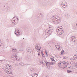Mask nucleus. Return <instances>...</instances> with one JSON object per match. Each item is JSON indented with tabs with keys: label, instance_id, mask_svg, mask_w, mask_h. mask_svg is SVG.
<instances>
[{
	"label": "nucleus",
	"instance_id": "nucleus-1",
	"mask_svg": "<svg viewBox=\"0 0 77 77\" xmlns=\"http://www.w3.org/2000/svg\"><path fill=\"white\" fill-rule=\"evenodd\" d=\"M52 20L53 23L54 24H59V23H60L61 21L60 18L58 17L56 18V16H54L52 18Z\"/></svg>",
	"mask_w": 77,
	"mask_h": 77
},
{
	"label": "nucleus",
	"instance_id": "nucleus-2",
	"mask_svg": "<svg viewBox=\"0 0 77 77\" xmlns=\"http://www.w3.org/2000/svg\"><path fill=\"white\" fill-rule=\"evenodd\" d=\"M48 28V29H46L45 30V35L50 36L52 33H53V28L49 26Z\"/></svg>",
	"mask_w": 77,
	"mask_h": 77
},
{
	"label": "nucleus",
	"instance_id": "nucleus-3",
	"mask_svg": "<svg viewBox=\"0 0 77 77\" xmlns=\"http://www.w3.org/2000/svg\"><path fill=\"white\" fill-rule=\"evenodd\" d=\"M62 29H60V30L59 31H58V34L60 35H61L62 37H64V34H63V30Z\"/></svg>",
	"mask_w": 77,
	"mask_h": 77
},
{
	"label": "nucleus",
	"instance_id": "nucleus-4",
	"mask_svg": "<svg viewBox=\"0 0 77 77\" xmlns=\"http://www.w3.org/2000/svg\"><path fill=\"white\" fill-rule=\"evenodd\" d=\"M15 17H16V16H15V17H14L13 18L12 20V24H15H15H17V23H16L15 22L16 21L18 22V18H17V17H16V18L17 20H16V19H15V20H14V18H15ZM13 21H14V22L12 21H13Z\"/></svg>",
	"mask_w": 77,
	"mask_h": 77
},
{
	"label": "nucleus",
	"instance_id": "nucleus-5",
	"mask_svg": "<svg viewBox=\"0 0 77 77\" xmlns=\"http://www.w3.org/2000/svg\"><path fill=\"white\" fill-rule=\"evenodd\" d=\"M61 5L63 8H65L67 6V4L65 2H63L61 4Z\"/></svg>",
	"mask_w": 77,
	"mask_h": 77
},
{
	"label": "nucleus",
	"instance_id": "nucleus-6",
	"mask_svg": "<svg viewBox=\"0 0 77 77\" xmlns=\"http://www.w3.org/2000/svg\"><path fill=\"white\" fill-rule=\"evenodd\" d=\"M11 59L13 60H15V61H18L19 60V59L17 57L15 56L12 57Z\"/></svg>",
	"mask_w": 77,
	"mask_h": 77
},
{
	"label": "nucleus",
	"instance_id": "nucleus-7",
	"mask_svg": "<svg viewBox=\"0 0 77 77\" xmlns=\"http://www.w3.org/2000/svg\"><path fill=\"white\" fill-rule=\"evenodd\" d=\"M16 34V35L19 36L20 35V31L18 30H16L14 32Z\"/></svg>",
	"mask_w": 77,
	"mask_h": 77
},
{
	"label": "nucleus",
	"instance_id": "nucleus-8",
	"mask_svg": "<svg viewBox=\"0 0 77 77\" xmlns=\"http://www.w3.org/2000/svg\"><path fill=\"white\" fill-rule=\"evenodd\" d=\"M65 65V67H67V68H70V67H69V62H66L65 63V64L64 65Z\"/></svg>",
	"mask_w": 77,
	"mask_h": 77
},
{
	"label": "nucleus",
	"instance_id": "nucleus-9",
	"mask_svg": "<svg viewBox=\"0 0 77 77\" xmlns=\"http://www.w3.org/2000/svg\"><path fill=\"white\" fill-rule=\"evenodd\" d=\"M26 50L27 51V52L28 53H32V50L30 48H28L26 49Z\"/></svg>",
	"mask_w": 77,
	"mask_h": 77
},
{
	"label": "nucleus",
	"instance_id": "nucleus-10",
	"mask_svg": "<svg viewBox=\"0 0 77 77\" xmlns=\"http://www.w3.org/2000/svg\"><path fill=\"white\" fill-rule=\"evenodd\" d=\"M3 69H4V71H5V72H6V73H8V72L9 71V68H3Z\"/></svg>",
	"mask_w": 77,
	"mask_h": 77
},
{
	"label": "nucleus",
	"instance_id": "nucleus-11",
	"mask_svg": "<svg viewBox=\"0 0 77 77\" xmlns=\"http://www.w3.org/2000/svg\"><path fill=\"white\" fill-rule=\"evenodd\" d=\"M41 63H42V64H43V65H45V63H46V62H45V60H43L42 61L40 62Z\"/></svg>",
	"mask_w": 77,
	"mask_h": 77
},
{
	"label": "nucleus",
	"instance_id": "nucleus-12",
	"mask_svg": "<svg viewBox=\"0 0 77 77\" xmlns=\"http://www.w3.org/2000/svg\"><path fill=\"white\" fill-rule=\"evenodd\" d=\"M70 39L71 41H73V42H75L76 41H77V39L76 38V37H75L74 38H72V39Z\"/></svg>",
	"mask_w": 77,
	"mask_h": 77
},
{
	"label": "nucleus",
	"instance_id": "nucleus-13",
	"mask_svg": "<svg viewBox=\"0 0 77 77\" xmlns=\"http://www.w3.org/2000/svg\"><path fill=\"white\" fill-rule=\"evenodd\" d=\"M32 76L33 77H38V74H32Z\"/></svg>",
	"mask_w": 77,
	"mask_h": 77
},
{
	"label": "nucleus",
	"instance_id": "nucleus-14",
	"mask_svg": "<svg viewBox=\"0 0 77 77\" xmlns=\"http://www.w3.org/2000/svg\"><path fill=\"white\" fill-rule=\"evenodd\" d=\"M55 47L56 48H58L59 50H60V49H61V48H60V46L59 45H55Z\"/></svg>",
	"mask_w": 77,
	"mask_h": 77
},
{
	"label": "nucleus",
	"instance_id": "nucleus-15",
	"mask_svg": "<svg viewBox=\"0 0 77 77\" xmlns=\"http://www.w3.org/2000/svg\"><path fill=\"white\" fill-rule=\"evenodd\" d=\"M12 51L14 52H16L17 51V49L16 48H13L12 49Z\"/></svg>",
	"mask_w": 77,
	"mask_h": 77
},
{
	"label": "nucleus",
	"instance_id": "nucleus-16",
	"mask_svg": "<svg viewBox=\"0 0 77 77\" xmlns=\"http://www.w3.org/2000/svg\"><path fill=\"white\" fill-rule=\"evenodd\" d=\"M39 46V45H38V44H36V46H35V48L37 49L38 48V47Z\"/></svg>",
	"mask_w": 77,
	"mask_h": 77
},
{
	"label": "nucleus",
	"instance_id": "nucleus-17",
	"mask_svg": "<svg viewBox=\"0 0 77 77\" xmlns=\"http://www.w3.org/2000/svg\"><path fill=\"white\" fill-rule=\"evenodd\" d=\"M43 16H42V14L41 13H40V15L38 16V17H40V18H42Z\"/></svg>",
	"mask_w": 77,
	"mask_h": 77
},
{
	"label": "nucleus",
	"instance_id": "nucleus-18",
	"mask_svg": "<svg viewBox=\"0 0 77 77\" xmlns=\"http://www.w3.org/2000/svg\"><path fill=\"white\" fill-rule=\"evenodd\" d=\"M67 72L69 73H71V72H72V71H71L69 70H67Z\"/></svg>",
	"mask_w": 77,
	"mask_h": 77
},
{
	"label": "nucleus",
	"instance_id": "nucleus-19",
	"mask_svg": "<svg viewBox=\"0 0 77 77\" xmlns=\"http://www.w3.org/2000/svg\"><path fill=\"white\" fill-rule=\"evenodd\" d=\"M7 74H12V71L9 70Z\"/></svg>",
	"mask_w": 77,
	"mask_h": 77
},
{
	"label": "nucleus",
	"instance_id": "nucleus-20",
	"mask_svg": "<svg viewBox=\"0 0 77 77\" xmlns=\"http://www.w3.org/2000/svg\"><path fill=\"white\" fill-rule=\"evenodd\" d=\"M6 66H7L8 68H9V69H11V68H12V67L8 65Z\"/></svg>",
	"mask_w": 77,
	"mask_h": 77
},
{
	"label": "nucleus",
	"instance_id": "nucleus-21",
	"mask_svg": "<svg viewBox=\"0 0 77 77\" xmlns=\"http://www.w3.org/2000/svg\"><path fill=\"white\" fill-rule=\"evenodd\" d=\"M53 62V63L52 62H50V65H55V63H54V62Z\"/></svg>",
	"mask_w": 77,
	"mask_h": 77
},
{
	"label": "nucleus",
	"instance_id": "nucleus-22",
	"mask_svg": "<svg viewBox=\"0 0 77 77\" xmlns=\"http://www.w3.org/2000/svg\"><path fill=\"white\" fill-rule=\"evenodd\" d=\"M20 65H21L22 66H24V64L23 63L21 62L20 63Z\"/></svg>",
	"mask_w": 77,
	"mask_h": 77
},
{
	"label": "nucleus",
	"instance_id": "nucleus-23",
	"mask_svg": "<svg viewBox=\"0 0 77 77\" xmlns=\"http://www.w3.org/2000/svg\"><path fill=\"white\" fill-rule=\"evenodd\" d=\"M74 59H77V55H75L74 56Z\"/></svg>",
	"mask_w": 77,
	"mask_h": 77
},
{
	"label": "nucleus",
	"instance_id": "nucleus-24",
	"mask_svg": "<svg viewBox=\"0 0 77 77\" xmlns=\"http://www.w3.org/2000/svg\"><path fill=\"white\" fill-rule=\"evenodd\" d=\"M75 38V37L74 36H72L71 37V39H74V38Z\"/></svg>",
	"mask_w": 77,
	"mask_h": 77
},
{
	"label": "nucleus",
	"instance_id": "nucleus-25",
	"mask_svg": "<svg viewBox=\"0 0 77 77\" xmlns=\"http://www.w3.org/2000/svg\"><path fill=\"white\" fill-rule=\"evenodd\" d=\"M74 66H75V68H77V64L76 63H75Z\"/></svg>",
	"mask_w": 77,
	"mask_h": 77
},
{
	"label": "nucleus",
	"instance_id": "nucleus-26",
	"mask_svg": "<svg viewBox=\"0 0 77 77\" xmlns=\"http://www.w3.org/2000/svg\"><path fill=\"white\" fill-rule=\"evenodd\" d=\"M19 51H23V49H22V48H20L19 49Z\"/></svg>",
	"mask_w": 77,
	"mask_h": 77
},
{
	"label": "nucleus",
	"instance_id": "nucleus-27",
	"mask_svg": "<svg viewBox=\"0 0 77 77\" xmlns=\"http://www.w3.org/2000/svg\"><path fill=\"white\" fill-rule=\"evenodd\" d=\"M37 50H37V51L38 52V51H40V49L39 48H37Z\"/></svg>",
	"mask_w": 77,
	"mask_h": 77
},
{
	"label": "nucleus",
	"instance_id": "nucleus-28",
	"mask_svg": "<svg viewBox=\"0 0 77 77\" xmlns=\"http://www.w3.org/2000/svg\"><path fill=\"white\" fill-rule=\"evenodd\" d=\"M62 63H63V64H64V65L65 64V63H66V62H65V61H63Z\"/></svg>",
	"mask_w": 77,
	"mask_h": 77
},
{
	"label": "nucleus",
	"instance_id": "nucleus-29",
	"mask_svg": "<svg viewBox=\"0 0 77 77\" xmlns=\"http://www.w3.org/2000/svg\"><path fill=\"white\" fill-rule=\"evenodd\" d=\"M30 71H31L32 72H33V68L31 69H30Z\"/></svg>",
	"mask_w": 77,
	"mask_h": 77
},
{
	"label": "nucleus",
	"instance_id": "nucleus-30",
	"mask_svg": "<svg viewBox=\"0 0 77 77\" xmlns=\"http://www.w3.org/2000/svg\"><path fill=\"white\" fill-rule=\"evenodd\" d=\"M38 48L40 49V50H41V49L42 48L41 46H38Z\"/></svg>",
	"mask_w": 77,
	"mask_h": 77
},
{
	"label": "nucleus",
	"instance_id": "nucleus-31",
	"mask_svg": "<svg viewBox=\"0 0 77 77\" xmlns=\"http://www.w3.org/2000/svg\"><path fill=\"white\" fill-rule=\"evenodd\" d=\"M63 52H64V51L63 50V51H61V54H63Z\"/></svg>",
	"mask_w": 77,
	"mask_h": 77
},
{
	"label": "nucleus",
	"instance_id": "nucleus-32",
	"mask_svg": "<svg viewBox=\"0 0 77 77\" xmlns=\"http://www.w3.org/2000/svg\"><path fill=\"white\" fill-rule=\"evenodd\" d=\"M51 60H52V61H55L54 60L53 58H51Z\"/></svg>",
	"mask_w": 77,
	"mask_h": 77
},
{
	"label": "nucleus",
	"instance_id": "nucleus-33",
	"mask_svg": "<svg viewBox=\"0 0 77 77\" xmlns=\"http://www.w3.org/2000/svg\"><path fill=\"white\" fill-rule=\"evenodd\" d=\"M40 52H39V53H38V55L39 56H40Z\"/></svg>",
	"mask_w": 77,
	"mask_h": 77
},
{
	"label": "nucleus",
	"instance_id": "nucleus-34",
	"mask_svg": "<svg viewBox=\"0 0 77 77\" xmlns=\"http://www.w3.org/2000/svg\"><path fill=\"white\" fill-rule=\"evenodd\" d=\"M42 55L43 57H44H44H45V56H44V54H43Z\"/></svg>",
	"mask_w": 77,
	"mask_h": 77
},
{
	"label": "nucleus",
	"instance_id": "nucleus-35",
	"mask_svg": "<svg viewBox=\"0 0 77 77\" xmlns=\"http://www.w3.org/2000/svg\"><path fill=\"white\" fill-rule=\"evenodd\" d=\"M61 63H62V62L60 61L59 62L58 64H59L60 65V64H61Z\"/></svg>",
	"mask_w": 77,
	"mask_h": 77
},
{
	"label": "nucleus",
	"instance_id": "nucleus-36",
	"mask_svg": "<svg viewBox=\"0 0 77 77\" xmlns=\"http://www.w3.org/2000/svg\"><path fill=\"white\" fill-rule=\"evenodd\" d=\"M6 40H7V42H9V39H8V38Z\"/></svg>",
	"mask_w": 77,
	"mask_h": 77
},
{
	"label": "nucleus",
	"instance_id": "nucleus-37",
	"mask_svg": "<svg viewBox=\"0 0 77 77\" xmlns=\"http://www.w3.org/2000/svg\"><path fill=\"white\" fill-rule=\"evenodd\" d=\"M46 65V66H48V63L47 62L45 63V64Z\"/></svg>",
	"mask_w": 77,
	"mask_h": 77
},
{
	"label": "nucleus",
	"instance_id": "nucleus-38",
	"mask_svg": "<svg viewBox=\"0 0 77 77\" xmlns=\"http://www.w3.org/2000/svg\"><path fill=\"white\" fill-rule=\"evenodd\" d=\"M62 68H63V69H64V68H67V67H65V66L63 67Z\"/></svg>",
	"mask_w": 77,
	"mask_h": 77
},
{
	"label": "nucleus",
	"instance_id": "nucleus-39",
	"mask_svg": "<svg viewBox=\"0 0 77 77\" xmlns=\"http://www.w3.org/2000/svg\"><path fill=\"white\" fill-rule=\"evenodd\" d=\"M45 53H46V54H48V53L47 52V51H45Z\"/></svg>",
	"mask_w": 77,
	"mask_h": 77
},
{
	"label": "nucleus",
	"instance_id": "nucleus-40",
	"mask_svg": "<svg viewBox=\"0 0 77 77\" xmlns=\"http://www.w3.org/2000/svg\"><path fill=\"white\" fill-rule=\"evenodd\" d=\"M48 65H50V64L49 62H48Z\"/></svg>",
	"mask_w": 77,
	"mask_h": 77
},
{
	"label": "nucleus",
	"instance_id": "nucleus-41",
	"mask_svg": "<svg viewBox=\"0 0 77 77\" xmlns=\"http://www.w3.org/2000/svg\"><path fill=\"white\" fill-rule=\"evenodd\" d=\"M41 53H42V55L44 54V53H43V51H42Z\"/></svg>",
	"mask_w": 77,
	"mask_h": 77
},
{
	"label": "nucleus",
	"instance_id": "nucleus-42",
	"mask_svg": "<svg viewBox=\"0 0 77 77\" xmlns=\"http://www.w3.org/2000/svg\"><path fill=\"white\" fill-rule=\"evenodd\" d=\"M63 59H65V57H63Z\"/></svg>",
	"mask_w": 77,
	"mask_h": 77
},
{
	"label": "nucleus",
	"instance_id": "nucleus-43",
	"mask_svg": "<svg viewBox=\"0 0 77 77\" xmlns=\"http://www.w3.org/2000/svg\"><path fill=\"white\" fill-rule=\"evenodd\" d=\"M46 57L48 56V54H46Z\"/></svg>",
	"mask_w": 77,
	"mask_h": 77
},
{
	"label": "nucleus",
	"instance_id": "nucleus-44",
	"mask_svg": "<svg viewBox=\"0 0 77 77\" xmlns=\"http://www.w3.org/2000/svg\"><path fill=\"white\" fill-rule=\"evenodd\" d=\"M57 30L58 31H59V29H57Z\"/></svg>",
	"mask_w": 77,
	"mask_h": 77
},
{
	"label": "nucleus",
	"instance_id": "nucleus-45",
	"mask_svg": "<svg viewBox=\"0 0 77 77\" xmlns=\"http://www.w3.org/2000/svg\"><path fill=\"white\" fill-rule=\"evenodd\" d=\"M58 28H59V29H60V27H58Z\"/></svg>",
	"mask_w": 77,
	"mask_h": 77
},
{
	"label": "nucleus",
	"instance_id": "nucleus-46",
	"mask_svg": "<svg viewBox=\"0 0 77 77\" xmlns=\"http://www.w3.org/2000/svg\"><path fill=\"white\" fill-rule=\"evenodd\" d=\"M0 42H2V41H1V40H0Z\"/></svg>",
	"mask_w": 77,
	"mask_h": 77
},
{
	"label": "nucleus",
	"instance_id": "nucleus-47",
	"mask_svg": "<svg viewBox=\"0 0 77 77\" xmlns=\"http://www.w3.org/2000/svg\"><path fill=\"white\" fill-rule=\"evenodd\" d=\"M16 55V54H13V55Z\"/></svg>",
	"mask_w": 77,
	"mask_h": 77
},
{
	"label": "nucleus",
	"instance_id": "nucleus-48",
	"mask_svg": "<svg viewBox=\"0 0 77 77\" xmlns=\"http://www.w3.org/2000/svg\"><path fill=\"white\" fill-rule=\"evenodd\" d=\"M60 29H62V28H60Z\"/></svg>",
	"mask_w": 77,
	"mask_h": 77
},
{
	"label": "nucleus",
	"instance_id": "nucleus-49",
	"mask_svg": "<svg viewBox=\"0 0 77 77\" xmlns=\"http://www.w3.org/2000/svg\"><path fill=\"white\" fill-rule=\"evenodd\" d=\"M70 63H71V65H72V64H71V62Z\"/></svg>",
	"mask_w": 77,
	"mask_h": 77
},
{
	"label": "nucleus",
	"instance_id": "nucleus-50",
	"mask_svg": "<svg viewBox=\"0 0 77 77\" xmlns=\"http://www.w3.org/2000/svg\"><path fill=\"white\" fill-rule=\"evenodd\" d=\"M0 61H2V60H0Z\"/></svg>",
	"mask_w": 77,
	"mask_h": 77
},
{
	"label": "nucleus",
	"instance_id": "nucleus-51",
	"mask_svg": "<svg viewBox=\"0 0 77 77\" xmlns=\"http://www.w3.org/2000/svg\"><path fill=\"white\" fill-rule=\"evenodd\" d=\"M4 7H5V6H4Z\"/></svg>",
	"mask_w": 77,
	"mask_h": 77
}]
</instances>
